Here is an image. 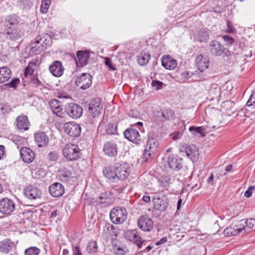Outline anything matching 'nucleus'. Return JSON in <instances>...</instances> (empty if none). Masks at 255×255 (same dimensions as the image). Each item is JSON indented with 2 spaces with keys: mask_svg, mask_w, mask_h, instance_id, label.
I'll list each match as a JSON object with an SVG mask.
<instances>
[{
  "mask_svg": "<svg viewBox=\"0 0 255 255\" xmlns=\"http://www.w3.org/2000/svg\"><path fill=\"white\" fill-rule=\"evenodd\" d=\"M63 154L69 161L76 160L80 156V149L77 144L69 143L63 148Z\"/></svg>",
  "mask_w": 255,
  "mask_h": 255,
  "instance_id": "f257e3e1",
  "label": "nucleus"
},
{
  "mask_svg": "<svg viewBox=\"0 0 255 255\" xmlns=\"http://www.w3.org/2000/svg\"><path fill=\"white\" fill-rule=\"evenodd\" d=\"M209 49L212 55L224 57H228L231 55V52L227 49L222 44L217 40L212 41L209 45Z\"/></svg>",
  "mask_w": 255,
  "mask_h": 255,
  "instance_id": "f03ea898",
  "label": "nucleus"
},
{
  "mask_svg": "<svg viewBox=\"0 0 255 255\" xmlns=\"http://www.w3.org/2000/svg\"><path fill=\"white\" fill-rule=\"evenodd\" d=\"M127 212L125 208L115 207L110 212V219L115 224H121L124 223L127 218Z\"/></svg>",
  "mask_w": 255,
  "mask_h": 255,
  "instance_id": "7ed1b4c3",
  "label": "nucleus"
},
{
  "mask_svg": "<svg viewBox=\"0 0 255 255\" xmlns=\"http://www.w3.org/2000/svg\"><path fill=\"white\" fill-rule=\"evenodd\" d=\"M103 108V105L101 102V99L96 98L92 100L89 104L88 112L90 115L94 118H97L101 114Z\"/></svg>",
  "mask_w": 255,
  "mask_h": 255,
  "instance_id": "20e7f679",
  "label": "nucleus"
},
{
  "mask_svg": "<svg viewBox=\"0 0 255 255\" xmlns=\"http://www.w3.org/2000/svg\"><path fill=\"white\" fill-rule=\"evenodd\" d=\"M65 112L70 117L74 119L79 118L83 114L82 108L75 103L68 104L65 106Z\"/></svg>",
  "mask_w": 255,
  "mask_h": 255,
  "instance_id": "39448f33",
  "label": "nucleus"
},
{
  "mask_svg": "<svg viewBox=\"0 0 255 255\" xmlns=\"http://www.w3.org/2000/svg\"><path fill=\"white\" fill-rule=\"evenodd\" d=\"M3 34L6 38L11 41H16L21 38L23 33L18 27H4Z\"/></svg>",
  "mask_w": 255,
  "mask_h": 255,
  "instance_id": "423d86ee",
  "label": "nucleus"
},
{
  "mask_svg": "<svg viewBox=\"0 0 255 255\" xmlns=\"http://www.w3.org/2000/svg\"><path fill=\"white\" fill-rule=\"evenodd\" d=\"M168 167L174 171H178L183 168V161L181 157L176 154L170 155L167 159Z\"/></svg>",
  "mask_w": 255,
  "mask_h": 255,
  "instance_id": "0eeeda50",
  "label": "nucleus"
},
{
  "mask_svg": "<svg viewBox=\"0 0 255 255\" xmlns=\"http://www.w3.org/2000/svg\"><path fill=\"white\" fill-rule=\"evenodd\" d=\"M15 205L14 202L7 198L0 200V212L5 215H10L14 210Z\"/></svg>",
  "mask_w": 255,
  "mask_h": 255,
  "instance_id": "6e6552de",
  "label": "nucleus"
},
{
  "mask_svg": "<svg viewBox=\"0 0 255 255\" xmlns=\"http://www.w3.org/2000/svg\"><path fill=\"white\" fill-rule=\"evenodd\" d=\"M92 83V76L88 73H83L76 78L77 86L83 90L89 88L91 86Z\"/></svg>",
  "mask_w": 255,
  "mask_h": 255,
  "instance_id": "1a4fd4ad",
  "label": "nucleus"
},
{
  "mask_svg": "<svg viewBox=\"0 0 255 255\" xmlns=\"http://www.w3.org/2000/svg\"><path fill=\"white\" fill-rule=\"evenodd\" d=\"M157 143L154 139H149L147 143V146L144 151L142 157V162H149L154 155V151Z\"/></svg>",
  "mask_w": 255,
  "mask_h": 255,
  "instance_id": "9d476101",
  "label": "nucleus"
},
{
  "mask_svg": "<svg viewBox=\"0 0 255 255\" xmlns=\"http://www.w3.org/2000/svg\"><path fill=\"white\" fill-rule=\"evenodd\" d=\"M124 134L127 139L135 144H139L141 142V137L139 131L133 127L125 130Z\"/></svg>",
  "mask_w": 255,
  "mask_h": 255,
  "instance_id": "9b49d317",
  "label": "nucleus"
},
{
  "mask_svg": "<svg viewBox=\"0 0 255 255\" xmlns=\"http://www.w3.org/2000/svg\"><path fill=\"white\" fill-rule=\"evenodd\" d=\"M64 131L69 136L78 137L81 133L80 126L75 122L67 123L64 125Z\"/></svg>",
  "mask_w": 255,
  "mask_h": 255,
  "instance_id": "f8f14e48",
  "label": "nucleus"
},
{
  "mask_svg": "<svg viewBox=\"0 0 255 255\" xmlns=\"http://www.w3.org/2000/svg\"><path fill=\"white\" fill-rule=\"evenodd\" d=\"M117 178L119 180H125L129 174L128 165L126 163L121 164L118 163L115 164Z\"/></svg>",
  "mask_w": 255,
  "mask_h": 255,
  "instance_id": "ddd939ff",
  "label": "nucleus"
},
{
  "mask_svg": "<svg viewBox=\"0 0 255 255\" xmlns=\"http://www.w3.org/2000/svg\"><path fill=\"white\" fill-rule=\"evenodd\" d=\"M138 226L144 232H149L153 229V222L147 216H142L138 219Z\"/></svg>",
  "mask_w": 255,
  "mask_h": 255,
  "instance_id": "4468645a",
  "label": "nucleus"
},
{
  "mask_svg": "<svg viewBox=\"0 0 255 255\" xmlns=\"http://www.w3.org/2000/svg\"><path fill=\"white\" fill-rule=\"evenodd\" d=\"M103 151L106 155L114 157L117 155V145L114 141H108L105 143L103 147Z\"/></svg>",
  "mask_w": 255,
  "mask_h": 255,
  "instance_id": "2eb2a0df",
  "label": "nucleus"
},
{
  "mask_svg": "<svg viewBox=\"0 0 255 255\" xmlns=\"http://www.w3.org/2000/svg\"><path fill=\"white\" fill-rule=\"evenodd\" d=\"M174 112L170 109H164L157 111L155 114V117L161 122L171 120L174 118Z\"/></svg>",
  "mask_w": 255,
  "mask_h": 255,
  "instance_id": "dca6fc26",
  "label": "nucleus"
},
{
  "mask_svg": "<svg viewBox=\"0 0 255 255\" xmlns=\"http://www.w3.org/2000/svg\"><path fill=\"white\" fill-rule=\"evenodd\" d=\"M241 220L237 224H232L229 227L226 228L224 231V234L227 236H233L243 232V228L242 227Z\"/></svg>",
  "mask_w": 255,
  "mask_h": 255,
  "instance_id": "f3484780",
  "label": "nucleus"
},
{
  "mask_svg": "<svg viewBox=\"0 0 255 255\" xmlns=\"http://www.w3.org/2000/svg\"><path fill=\"white\" fill-rule=\"evenodd\" d=\"M49 106L53 113L58 117H64L63 105L62 103L55 99H52L49 102Z\"/></svg>",
  "mask_w": 255,
  "mask_h": 255,
  "instance_id": "a211bd4d",
  "label": "nucleus"
},
{
  "mask_svg": "<svg viewBox=\"0 0 255 255\" xmlns=\"http://www.w3.org/2000/svg\"><path fill=\"white\" fill-rule=\"evenodd\" d=\"M20 155L22 160L25 163H30L32 162L35 158L34 152L30 148L27 147L21 148L20 151Z\"/></svg>",
  "mask_w": 255,
  "mask_h": 255,
  "instance_id": "6ab92c4d",
  "label": "nucleus"
},
{
  "mask_svg": "<svg viewBox=\"0 0 255 255\" xmlns=\"http://www.w3.org/2000/svg\"><path fill=\"white\" fill-rule=\"evenodd\" d=\"M77 58L75 59L77 67H82L88 64L89 59V54L86 51H79L77 53Z\"/></svg>",
  "mask_w": 255,
  "mask_h": 255,
  "instance_id": "aec40b11",
  "label": "nucleus"
},
{
  "mask_svg": "<svg viewBox=\"0 0 255 255\" xmlns=\"http://www.w3.org/2000/svg\"><path fill=\"white\" fill-rule=\"evenodd\" d=\"M154 208L161 212L166 210L168 206V201L158 196H155L152 199Z\"/></svg>",
  "mask_w": 255,
  "mask_h": 255,
  "instance_id": "412c9836",
  "label": "nucleus"
},
{
  "mask_svg": "<svg viewBox=\"0 0 255 255\" xmlns=\"http://www.w3.org/2000/svg\"><path fill=\"white\" fill-rule=\"evenodd\" d=\"M20 21L19 16L16 14H11L7 15L4 18V27H18V25Z\"/></svg>",
  "mask_w": 255,
  "mask_h": 255,
  "instance_id": "4be33fe9",
  "label": "nucleus"
},
{
  "mask_svg": "<svg viewBox=\"0 0 255 255\" xmlns=\"http://www.w3.org/2000/svg\"><path fill=\"white\" fill-rule=\"evenodd\" d=\"M99 203L106 207L113 203L115 198L112 192H102L99 196Z\"/></svg>",
  "mask_w": 255,
  "mask_h": 255,
  "instance_id": "5701e85b",
  "label": "nucleus"
},
{
  "mask_svg": "<svg viewBox=\"0 0 255 255\" xmlns=\"http://www.w3.org/2000/svg\"><path fill=\"white\" fill-rule=\"evenodd\" d=\"M209 63L210 60L207 56L199 55L196 57V65L199 71H204L209 67Z\"/></svg>",
  "mask_w": 255,
  "mask_h": 255,
  "instance_id": "b1692460",
  "label": "nucleus"
},
{
  "mask_svg": "<svg viewBox=\"0 0 255 255\" xmlns=\"http://www.w3.org/2000/svg\"><path fill=\"white\" fill-rule=\"evenodd\" d=\"M36 143L39 147H45L49 142V137L44 132L38 131L34 134Z\"/></svg>",
  "mask_w": 255,
  "mask_h": 255,
  "instance_id": "393cba45",
  "label": "nucleus"
},
{
  "mask_svg": "<svg viewBox=\"0 0 255 255\" xmlns=\"http://www.w3.org/2000/svg\"><path fill=\"white\" fill-rule=\"evenodd\" d=\"M162 65L168 70L174 69L177 65L176 60L169 55L163 56L161 59Z\"/></svg>",
  "mask_w": 255,
  "mask_h": 255,
  "instance_id": "a878e982",
  "label": "nucleus"
},
{
  "mask_svg": "<svg viewBox=\"0 0 255 255\" xmlns=\"http://www.w3.org/2000/svg\"><path fill=\"white\" fill-rule=\"evenodd\" d=\"M16 127L20 130H27L29 129L30 123L27 117L25 115H21L16 118Z\"/></svg>",
  "mask_w": 255,
  "mask_h": 255,
  "instance_id": "bb28decb",
  "label": "nucleus"
},
{
  "mask_svg": "<svg viewBox=\"0 0 255 255\" xmlns=\"http://www.w3.org/2000/svg\"><path fill=\"white\" fill-rule=\"evenodd\" d=\"M63 68L61 62L58 61H54L49 66V70L51 74L55 77H60L63 74Z\"/></svg>",
  "mask_w": 255,
  "mask_h": 255,
  "instance_id": "cd10ccee",
  "label": "nucleus"
},
{
  "mask_svg": "<svg viewBox=\"0 0 255 255\" xmlns=\"http://www.w3.org/2000/svg\"><path fill=\"white\" fill-rule=\"evenodd\" d=\"M46 48L45 43L42 38L36 40L31 44L30 52L36 54L40 53Z\"/></svg>",
  "mask_w": 255,
  "mask_h": 255,
  "instance_id": "c85d7f7f",
  "label": "nucleus"
},
{
  "mask_svg": "<svg viewBox=\"0 0 255 255\" xmlns=\"http://www.w3.org/2000/svg\"><path fill=\"white\" fill-rule=\"evenodd\" d=\"M13 246L14 243L10 239L4 240L0 242V252L3 254H7Z\"/></svg>",
  "mask_w": 255,
  "mask_h": 255,
  "instance_id": "c756f323",
  "label": "nucleus"
},
{
  "mask_svg": "<svg viewBox=\"0 0 255 255\" xmlns=\"http://www.w3.org/2000/svg\"><path fill=\"white\" fill-rule=\"evenodd\" d=\"M11 70L6 66L0 68V83L7 81L11 76Z\"/></svg>",
  "mask_w": 255,
  "mask_h": 255,
  "instance_id": "7c9ffc66",
  "label": "nucleus"
},
{
  "mask_svg": "<svg viewBox=\"0 0 255 255\" xmlns=\"http://www.w3.org/2000/svg\"><path fill=\"white\" fill-rule=\"evenodd\" d=\"M23 195L32 203L37 205L41 204L39 201L41 199V192H23Z\"/></svg>",
  "mask_w": 255,
  "mask_h": 255,
  "instance_id": "2f4dec72",
  "label": "nucleus"
},
{
  "mask_svg": "<svg viewBox=\"0 0 255 255\" xmlns=\"http://www.w3.org/2000/svg\"><path fill=\"white\" fill-rule=\"evenodd\" d=\"M243 231L245 232H250L255 230V219H248L245 221L243 220L242 222Z\"/></svg>",
  "mask_w": 255,
  "mask_h": 255,
  "instance_id": "473e14b6",
  "label": "nucleus"
},
{
  "mask_svg": "<svg viewBox=\"0 0 255 255\" xmlns=\"http://www.w3.org/2000/svg\"><path fill=\"white\" fill-rule=\"evenodd\" d=\"M182 150L185 152L187 156L190 159L195 158L197 154V148L193 145L186 144L182 147Z\"/></svg>",
  "mask_w": 255,
  "mask_h": 255,
  "instance_id": "72a5a7b5",
  "label": "nucleus"
},
{
  "mask_svg": "<svg viewBox=\"0 0 255 255\" xmlns=\"http://www.w3.org/2000/svg\"><path fill=\"white\" fill-rule=\"evenodd\" d=\"M103 173L107 178L110 180L116 179V172L115 166L105 167L103 168Z\"/></svg>",
  "mask_w": 255,
  "mask_h": 255,
  "instance_id": "f704fd0d",
  "label": "nucleus"
},
{
  "mask_svg": "<svg viewBox=\"0 0 255 255\" xmlns=\"http://www.w3.org/2000/svg\"><path fill=\"white\" fill-rule=\"evenodd\" d=\"M125 237L127 240L133 242L134 243L140 239V237L138 234L137 231L135 230L127 231L125 233Z\"/></svg>",
  "mask_w": 255,
  "mask_h": 255,
  "instance_id": "c9c22d12",
  "label": "nucleus"
},
{
  "mask_svg": "<svg viewBox=\"0 0 255 255\" xmlns=\"http://www.w3.org/2000/svg\"><path fill=\"white\" fill-rule=\"evenodd\" d=\"M189 130L193 132V134L196 135V133L200 134L201 137H204L206 136V129L205 128L202 127H195L191 126L189 128Z\"/></svg>",
  "mask_w": 255,
  "mask_h": 255,
  "instance_id": "e433bc0d",
  "label": "nucleus"
},
{
  "mask_svg": "<svg viewBox=\"0 0 255 255\" xmlns=\"http://www.w3.org/2000/svg\"><path fill=\"white\" fill-rule=\"evenodd\" d=\"M209 33L207 31L200 30L196 35V39L200 42H206L209 39Z\"/></svg>",
  "mask_w": 255,
  "mask_h": 255,
  "instance_id": "4c0bfd02",
  "label": "nucleus"
},
{
  "mask_svg": "<svg viewBox=\"0 0 255 255\" xmlns=\"http://www.w3.org/2000/svg\"><path fill=\"white\" fill-rule=\"evenodd\" d=\"M59 176L60 179L64 181H69L72 177L71 171L67 169L60 171L59 174Z\"/></svg>",
  "mask_w": 255,
  "mask_h": 255,
  "instance_id": "58836bf2",
  "label": "nucleus"
},
{
  "mask_svg": "<svg viewBox=\"0 0 255 255\" xmlns=\"http://www.w3.org/2000/svg\"><path fill=\"white\" fill-rule=\"evenodd\" d=\"M105 130L108 134H115L117 133V126L114 123L109 124L106 126Z\"/></svg>",
  "mask_w": 255,
  "mask_h": 255,
  "instance_id": "ea45409f",
  "label": "nucleus"
},
{
  "mask_svg": "<svg viewBox=\"0 0 255 255\" xmlns=\"http://www.w3.org/2000/svg\"><path fill=\"white\" fill-rule=\"evenodd\" d=\"M150 59V55L148 54L144 53L137 57V61L139 65H145L147 64Z\"/></svg>",
  "mask_w": 255,
  "mask_h": 255,
  "instance_id": "a19ab883",
  "label": "nucleus"
},
{
  "mask_svg": "<svg viewBox=\"0 0 255 255\" xmlns=\"http://www.w3.org/2000/svg\"><path fill=\"white\" fill-rule=\"evenodd\" d=\"M98 249V246L96 242L91 241L88 243V245L86 248V251L90 254L95 253Z\"/></svg>",
  "mask_w": 255,
  "mask_h": 255,
  "instance_id": "79ce46f5",
  "label": "nucleus"
},
{
  "mask_svg": "<svg viewBox=\"0 0 255 255\" xmlns=\"http://www.w3.org/2000/svg\"><path fill=\"white\" fill-rule=\"evenodd\" d=\"M36 64V63L34 62H30L29 63L28 65L26 67L24 70V75L25 77H28V76L33 74L34 69L32 66H35Z\"/></svg>",
  "mask_w": 255,
  "mask_h": 255,
  "instance_id": "37998d69",
  "label": "nucleus"
},
{
  "mask_svg": "<svg viewBox=\"0 0 255 255\" xmlns=\"http://www.w3.org/2000/svg\"><path fill=\"white\" fill-rule=\"evenodd\" d=\"M113 246H115L114 249L115 254L116 255H124L128 251L127 248L125 246H117L116 245H113Z\"/></svg>",
  "mask_w": 255,
  "mask_h": 255,
  "instance_id": "c03bdc74",
  "label": "nucleus"
},
{
  "mask_svg": "<svg viewBox=\"0 0 255 255\" xmlns=\"http://www.w3.org/2000/svg\"><path fill=\"white\" fill-rule=\"evenodd\" d=\"M64 191L63 186L60 183L55 182L49 187V191Z\"/></svg>",
  "mask_w": 255,
  "mask_h": 255,
  "instance_id": "a18cd8bd",
  "label": "nucleus"
},
{
  "mask_svg": "<svg viewBox=\"0 0 255 255\" xmlns=\"http://www.w3.org/2000/svg\"><path fill=\"white\" fill-rule=\"evenodd\" d=\"M40 250L37 247H32L27 249L24 252L25 255H39Z\"/></svg>",
  "mask_w": 255,
  "mask_h": 255,
  "instance_id": "49530a36",
  "label": "nucleus"
},
{
  "mask_svg": "<svg viewBox=\"0 0 255 255\" xmlns=\"http://www.w3.org/2000/svg\"><path fill=\"white\" fill-rule=\"evenodd\" d=\"M59 155L58 151H52L48 153L47 158L50 161L54 162L58 159Z\"/></svg>",
  "mask_w": 255,
  "mask_h": 255,
  "instance_id": "de8ad7c7",
  "label": "nucleus"
},
{
  "mask_svg": "<svg viewBox=\"0 0 255 255\" xmlns=\"http://www.w3.org/2000/svg\"><path fill=\"white\" fill-rule=\"evenodd\" d=\"M170 178L168 176H162L159 179L160 186L165 187L168 186L170 182Z\"/></svg>",
  "mask_w": 255,
  "mask_h": 255,
  "instance_id": "09e8293b",
  "label": "nucleus"
},
{
  "mask_svg": "<svg viewBox=\"0 0 255 255\" xmlns=\"http://www.w3.org/2000/svg\"><path fill=\"white\" fill-rule=\"evenodd\" d=\"M50 3L51 1H50L42 0L40 9V10L42 13H46L47 12Z\"/></svg>",
  "mask_w": 255,
  "mask_h": 255,
  "instance_id": "8fccbe9b",
  "label": "nucleus"
},
{
  "mask_svg": "<svg viewBox=\"0 0 255 255\" xmlns=\"http://www.w3.org/2000/svg\"><path fill=\"white\" fill-rule=\"evenodd\" d=\"M31 83L35 85L36 88L39 87L40 89H42L44 87V86L41 81H40L37 77L33 76L31 79Z\"/></svg>",
  "mask_w": 255,
  "mask_h": 255,
  "instance_id": "3c124183",
  "label": "nucleus"
},
{
  "mask_svg": "<svg viewBox=\"0 0 255 255\" xmlns=\"http://www.w3.org/2000/svg\"><path fill=\"white\" fill-rule=\"evenodd\" d=\"M246 106L255 109V92L250 96L246 104Z\"/></svg>",
  "mask_w": 255,
  "mask_h": 255,
  "instance_id": "603ef678",
  "label": "nucleus"
},
{
  "mask_svg": "<svg viewBox=\"0 0 255 255\" xmlns=\"http://www.w3.org/2000/svg\"><path fill=\"white\" fill-rule=\"evenodd\" d=\"M192 74L194 73L188 72H182L180 74V79L182 81V82H184L189 80L191 76H193Z\"/></svg>",
  "mask_w": 255,
  "mask_h": 255,
  "instance_id": "864d4df0",
  "label": "nucleus"
},
{
  "mask_svg": "<svg viewBox=\"0 0 255 255\" xmlns=\"http://www.w3.org/2000/svg\"><path fill=\"white\" fill-rule=\"evenodd\" d=\"M19 83V80L18 78L12 79L10 82L5 84V86L7 87L11 88H16L17 86Z\"/></svg>",
  "mask_w": 255,
  "mask_h": 255,
  "instance_id": "5fc2aeb1",
  "label": "nucleus"
},
{
  "mask_svg": "<svg viewBox=\"0 0 255 255\" xmlns=\"http://www.w3.org/2000/svg\"><path fill=\"white\" fill-rule=\"evenodd\" d=\"M163 83L158 80H153L151 82V86L155 90L161 89L163 88Z\"/></svg>",
  "mask_w": 255,
  "mask_h": 255,
  "instance_id": "6e6d98bb",
  "label": "nucleus"
},
{
  "mask_svg": "<svg viewBox=\"0 0 255 255\" xmlns=\"http://www.w3.org/2000/svg\"><path fill=\"white\" fill-rule=\"evenodd\" d=\"M192 76L195 78L198 77V79H196V80H201L204 79L206 76V74L204 72V71H200L198 70L195 72L194 74H192Z\"/></svg>",
  "mask_w": 255,
  "mask_h": 255,
  "instance_id": "4d7b16f0",
  "label": "nucleus"
},
{
  "mask_svg": "<svg viewBox=\"0 0 255 255\" xmlns=\"http://www.w3.org/2000/svg\"><path fill=\"white\" fill-rule=\"evenodd\" d=\"M104 59H105V64L108 67L109 70L115 71L116 70V67L113 64L110 58H104Z\"/></svg>",
  "mask_w": 255,
  "mask_h": 255,
  "instance_id": "13d9d810",
  "label": "nucleus"
},
{
  "mask_svg": "<svg viewBox=\"0 0 255 255\" xmlns=\"http://www.w3.org/2000/svg\"><path fill=\"white\" fill-rule=\"evenodd\" d=\"M209 92L210 94L217 96L218 94L220 93V89L217 85H212L210 88Z\"/></svg>",
  "mask_w": 255,
  "mask_h": 255,
  "instance_id": "bf43d9fd",
  "label": "nucleus"
},
{
  "mask_svg": "<svg viewBox=\"0 0 255 255\" xmlns=\"http://www.w3.org/2000/svg\"><path fill=\"white\" fill-rule=\"evenodd\" d=\"M223 39L226 44L229 45H232L235 42L234 39L232 37L228 35H224L223 36Z\"/></svg>",
  "mask_w": 255,
  "mask_h": 255,
  "instance_id": "052dcab7",
  "label": "nucleus"
},
{
  "mask_svg": "<svg viewBox=\"0 0 255 255\" xmlns=\"http://www.w3.org/2000/svg\"><path fill=\"white\" fill-rule=\"evenodd\" d=\"M0 111L2 114H5L8 113L11 111V108L7 105H3L0 108Z\"/></svg>",
  "mask_w": 255,
  "mask_h": 255,
  "instance_id": "680f3d73",
  "label": "nucleus"
},
{
  "mask_svg": "<svg viewBox=\"0 0 255 255\" xmlns=\"http://www.w3.org/2000/svg\"><path fill=\"white\" fill-rule=\"evenodd\" d=\"M28 0H19L17 1V4L21 8H25V5L28 3Z\"/></svg>",
  "mask_w": 255,
  "mask_h": 255,
  "instance_id": "e2e57ef3",
  "label": "nucleus"
},
{
  "mask_svg": "<svg viewBox=\"0 0 255 255\" xmlns=\"http://www.w3.org/2000/svg\"><path fill=\"white\" fill-rule=\"evenodd\" d=\"M182 135V133L180 131H177L171 134L172 138L174 140H176L179 139L181 137Z\"/></svg>",
  "mask_w": 255,
  "mask_h": 255,
  "instance_id": "0e129e2a",
  "label": "nucleus"
},
{
  "mask_svg": "<svg viewBox=\"0 0 255 255\" xmlns=\"http://www.w3.org/2000/svg\"><path fill=\"white\" fill-rule=\"evenodd\" d=\"M73 255H82L79 246L77 245L73 248Z\"/></svg>",
  "mask_w": 255,
  "mask_h": 255,
  "instance_id": "69168bd1",
  "label": "nucleus"
},
{
  "mask_svg": "<svg viewBox=\"0 0 255 255\" xmlns=\"http://www.w3.org/2000/svg\"><path fill=\"white\" fill-rule=\"evenodd\" d=\"M227 26H228V28L227 29V31L228 32L234 33V32H235V28H234L233 26H232V25L231 24V23H230L229 21L228 22Z\"/></svg>",
  "mask_w": 255,
  "mask_h": 255,
  "instance_id": "338daca9",
  "label": "nucleus"
},
{
  "mask_svg": "<svg viewBox=\"0 0 255 255\" xmlns=\"http://www.w3.org/2000/svg\"><path fill=\"white\" fill-rule=\"evenodd\" d=\"M167 240L166 237H163L161 238L159 241L157 242L155 244L156 246H159L162 244L165 243L167 242Z\"/></svg>",
  "mask_w": 255,
  "mask_h": 255,
  "instance_id": "774afa93",
  "label": "nucleus"
}]
</instances>
